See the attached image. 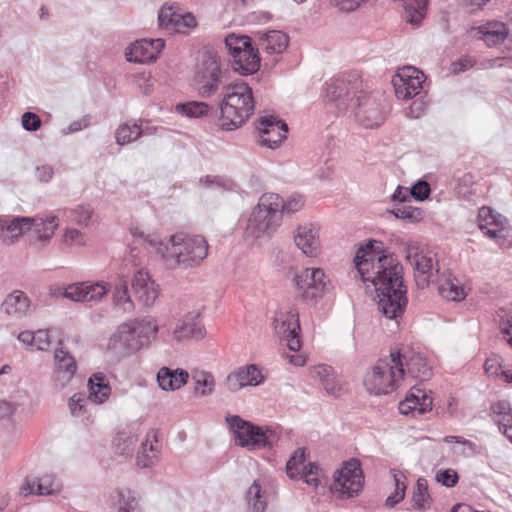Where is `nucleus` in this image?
I'll return each instance as SVG.
<instances>
[{
    "mask_svg": "<svg viewBox=\"0 0 512 512\" xmlns=\"http://www.w3.org/2000/svg\"><path fill=\"white\" fill-rule=\"evenodd\" d=\"M323 388L328 395L334 397H339L345 392L342 380L337 377L334 372L333 375L330 376V379L327 382H324Z\"/></svg>",
    "mask_w": 512,
    "mask_h": 512,
    "instance_id": "59",
    "label": "nucleus"
},
{
    "mask_svg": "<svg viewBox=\"0 0 512 512\" xmlns=\"http://www.w3.org/2000/svg\"><path fill=\"white\" fill-rule=\"evenodd\" d=\"M263 379L260 370L252 364L230 372L224 380V386L228 391L235 393L245 387L258 386Z\"/></svg>",
    "mask_w": 512,
    "mask_h": 512,
    "instance_id": "20",
    "label": "nucleus"
},
{
    "mask_svg": "<svg viewBox=\"0 0 512 512\" xmlns=\"http://www.w3.org/2000/svg\"><path fill=\"white\" fill-rule=\"evenodd\" d=\"M405 256L413 267L417 285L426 287L438 272L436 255L426 245L410 240L405 244Z\"/></svg>",
    "mask_w": 512,
    "mask_h": 512,
    "instance_id": "6",
    "label": "nucleus"
},
{
    "mask_svg": "<svg viewBox=\"0 0 512 512\" xmlns=\"http://www.w3.org/2000/svg\"><path fill=\"white\" fill-rule=\"evenodd\" d=\"M433 399L431 391H427L421 387L414 386L411 388L409 395L399 404L401 414H419L422 415L431 411Z\"/></svg>",
    "mask_w": 512,
    "mask_h": 512,
    "instance_id": "24",
    "label": "nucleus"
},
{
    "mask_svg": "<svg viewBox=\"0 0 512 512\" xmlns=\"http://www.w3.org/2000/svg\"><path fill=\"white\" fill-rule=\"evenodd\" d=\"M396 218L409 221L411 223L419 222L423 218V211L419 208L412 207L406 203L398 204L393 209Z\"/></svg>",
    "mask_w": 512,
    "mask_h": 512,
    "instance_id": "48",
    "label": "nucleus"
},
{
    "mask_svg": "<svg viewBox=\"0 0 512 512\" xmlns=\"http://www.w3.org/2000/svg\"><path fill=\"white\" fill-rule=\"evenodd\" d=\"M88 387L89 396L84 393H76L69 399L68 405L71 414L75 417L85 415L90 404H102L111 394V388L102 374H94L90 377Z\"/></svg>",
    "mask_w": 512,
    "mask_h": 512,
    "instance_id": "9",
    "label": "nucleus"
},
{
    "mask_svg": "<svg viewBox=\"0 0 512 512\" xmlns=\"http://www.w3.org/2000/svg\"><path fill=\"white\" fill-rule=\"evenodd\" d=\"M113 303L123 313H129L134 309L133 301L128 294L127 281L123 277H119L114 285Z\"/></svg>",
    "mask_w": 512,
    "mask_h": 512,
    "instance_id": "43",
    "label": "nucleus"
},
{
    "mask_svg": "<svg viewBox=\"0 0 512 512\" xmlns=\"http://www.w3.org/2000/svg\"><path fill=\"white\" fill-rule=\"evenodd\" d=\"M250 512H264L267 507V494L259 481L255 480L246 492Z\"/></svg>",
    "mask_w": 512,
    "mask_h": 512,
    "instance_id": "40",
    "label": "nucleus"
},
{
    "mask_svg": "<svg viewBox=\"0 0 512 512\" xmlns=\"http://www.w3.org/2000/svg\"><path fill=\"white\" fill-rule=\"evenodd\" d=\"M138 350L139 345L127 322L119 325L108 340L107 352L117 360L128 357Z\"/></svg>",
    "mask_w": 512,
    "mask_h": 512,
    "instance_id": "18",
    "label": "nucleus"
},
{
    "mask_svg": "<svg viewBox=\"0 0 512 512\" xmlns=\"http://www.w3.org/2000/svg\"><path fill=\"white\" fill-rule=\"evenodd\" d=\"M208 105L204 102H188L185 104H178L176 111L186 115L190 118H198L205 115L208 112Z\"/></svg>",
    "mask_w": 512,
    "mask_h": 512,
    "instance_id": "51",
    "label": "nucleus"
},
{
    "mask_svg": "<svg viewBox=\"0 0 512 512\" xmlns=\"http://www.w3.org/2000/svg\"><path fill=\"white\" fill-rule=\"evenodd\" d=\"M512 412L510 403L506 400H500L493 404L490 407V415L493 421L499 425L500 420L504 417H510V413Z\"/></svg>",
    "mask_w": 512,
    "mask_h": 512,
    "instance_id": "56",
    "label": "nucleus"
},
{
    "mask_svg": "<svg viewBox=\"0 0 512 512\" xmlns=\"http://www.w3.org/2000/svg\"><path fill=\"white\" fill-rule=\"evenodd\" d=\"M258 143L270 149H276L287 137L288 126L273 115L262 116L258 122Z\"/></svg>",
    "mask_w": 512,
    "mask_h": 512,
    "instance_id": "17",
    "label": "nucleus"
},
{
    "mask_svg": "<svg viewBox=\"0 0 512 512\" xmlns=\"http://www.w3.org/2000/svg\"><path fill=\"white\" fill-rule=\"evenodd\" d=\"M431 501L427 480L422 477L418 478L412 496L413 508L415 510L426 511L429 509Z\"/></svg>",
    "mask_w": 512,
    "mask_h": 512,
    "instance_id": "44",
    "label": "nucleus"
},
{
    "mask_svg": "<svg viewBox=\"0 0 512 512\" xmlns=\"http://www.w3.org/2000/svg\"><path fill=\"white\" fill-rule=\"evenodd\" d=\"M194 382V394L198 397L210 396L215 391L214 376L207 371H195L192 373Z\"/></svg>",
    "mask_w": 512,
    "mask_h": 512,
    "instance_id": "42",
    "label": "nucleus"
},
{
    "mask_svg": "<svg viewBox=\"0 0 512 512\" xmlns=\"http://www.w3.org/2000/svg\"><path fill=\"white\" fill-rule=\"evenodd\" d=\"M439 294L450 301H461L466 297V290L456 277L448 274L441 279Z\"/></svg>",
    "mask_w": 512,
    "mask_h": 512,
    "instance_id": "39",
    "label": "nucleus"
},
{
    "mask_svg": "<svg viewBox=\"0 0 512 512\" xmlns=\"http://www.w3.org/2000/svg\"><path fill=\"white\" fill-rule=\"evenodd\" d=\"M303 466H308L306 464V454L304 450L299 449L286 464L287 475L292 479L298 478Z\"/></svg>",
    "mask_w": 512,
    "mask_h": 512,
    "instance_id": "50",
    "label": "nucleus"
},
{
    "mask_svg": "<svg viewBox=\"0 0 512 512\" xmlns=\"http://www.w3.org/2000/svg\"><path fill=\"white\" fill-rule=\"evenodd\" d=\"M477 223L479 229L501 248L512 246V238L508 220L489 207H482L478 211Z\"/></svg>",
    "mask_w": 512,
    "mask_h": 512,
    "instance_id": "10",
    "label": "nucleus"
},
{
    "mask_svg": "<svg viewBox=\"0 0 512 512\" xmlns=\"http://www.w3.org/2000/svg\"><path fill=\"white\" fill-rule=\"evenodd\" d=\"M471 33L475 38L483 40L489 47L502 44L508 37V29L502 22H489L473 27Z\"/></svg>",
    "mask_w": 512,
    "mask_h": 512,
    "instance_id": "31",
    "label": "nucleus"
},
{
    "mask_svg": "<svg viewBox=\"0 0 512 512\" xmlns=\"http://www.w3.org/2000/svg\"><path fill=\"white\" fill-rule=\"evenodd\" d=\"M159 24L162 28L171 31L182 32L184 28H194L197 21L192 13L181 14L172 6L164 5L158 15Z\"/></svg>",
    "mask_w": 512,
    "mask_h": 512,
    "instance_id": "26",
    "label": "nucleus"
},
{
    "mask_svg": "<svg viewBox=\"0 0 512 512\" xmlns=\"http://www.w3.org/2000/svg\"><path fill=\"white\" fill-rule=\"evenodd\" d=\"M309 373L314 380H318L323 386L324 382H327L330 376L333 375V368L328 365L319 364L311 367Z\"/></svg>",
    "mask_w": 512,
    "mask_h": 512,
    "instance_id": "60",
    "label": "nucleus"
},
{
    "mask_svg": "<svg viewBox=\"0 0 512 512\" xmlns=\"http://www.w3.org/2000/svg\"><path fill=\"white\" fill-rule=\"evenodd\" d=\"M226 422L235 435L236 443L241 447L257 450L270 446L269 430L253 425L238 415L227 417Z\"/></svg>",
    "mask_w": 512,
    "mask_h": 512,
    "instance_id": "8",
    "label": "nucleus"
},
{
    "mask_svg": "<svg viewBox=\"0 0 512 512\" xmlns=\"http://www.w3.org/2000/svg\"><path fill=\"white\" fill-rule=\"evenodd\" d=\"M274 329L276 334L287 342L290 350H300V324L299 314L296 310L291 309L287 312H278L274 320Z\"/></svg>",
    "mask_w": 512,
    "mask_h": 512,
    "instance_id": "15",
    "label": "nucleus"
},
{
    "mask_svg": "<svg viewBox=\"0 0 512 512\" xmlns=\"http://www.w3.org/2000/svg\"><path fill=\"white\" fill-rule=\"evenodd\" d=\"M255 101L251 87L245 82L223 87L219 103L221 126L233 130L245 123L253 114Z\"/></svg>",
    "mask_w": 512,
    "mask_h": 512,
    "instance_id": "4",
    "label": "nucleus"
},
{
    "mask_svg": "<svg viewBox=\"0 0 512 512\" xmlns=\"http://www.w3.org/2000/svg\"><path fill=\"white\" fill-rule=\"evenodd\" d=\"M31 308L29 297L20 290H15L8 294L1 303V311L7 316L21 319L25 317Z\"/></svg>",
    "mask_w": 512,
    "mask_h": 512,
    "instance_id": "32",
    "label": "nucleus"
},
{
    "mask_svg": "<svg viewBox=\"0 0 512 512\" xmlns=\"http://www.w3.org/2000/svg\"><path fill=\"white\" fill-rule=\"evenodd\" d=\"M303 205L301 196H292L284 202L278 194H263L248 219L245 237L255 240L270 234L280 225L284 213H296L302 209Z\"/></svg>",
    "mask_w": 512,
    "mask_h": 512,
    "instance_id": "3",
    "label": "nucleus"
},
{
    "mask_svg": "<svg viewBox=\"0 0 512 512\" xmlns=\"http://www.w3.org/2000/svg\"><path fill=\"white\" fill-rule=\"evenodd\" d=\"M135 438L125 432L117 434L114 440L115 453L121 456H129L134 451Z\"/></svg>",
    "mask_w": 512,
    "mask_h": 512,
    "instance_id": "49",
    "label": "nucleus"
},
{
    "mask_svg": "<svg viewBox=\"0 0 512 512\" xmlns=\"http://www.w3.org/2000/svg\"><path fill=\"white\" fill-rule=\"evenodd\" d=\"M258 45L268 54H280L288 46V36L281 31L272 30L265 33H257Z\"/></svg>",
    "mask_w": 512,
    "mask_h": 512,
    "instance_id": "37",
    "label": "nucleus"
},
{
    "mask_svg": "<svg viewBox=\"0 0 512 512\" xmlns=\"http://www.w3.org/2000/svg\"><path fill=\"white\" fill-rule=\"evenodd\" d=\"M133 235L157 254L167 269H189L199 266L207 257L209 245L201 235L173 234L166 241L156 234L136 230Z\"/></svg>",
    "mask_w": 512,
    "mask_h": 512,
    "instance_id": "2",
    "label": "nucleus"
},
{
    "mask_svg": "<svg viewBox=\"0 0 512 512\" xmlns=\"http://www.w3.org/2000/svg\"><path fill=\"white\" fill-rule=\"evenodd\" d=\"M355 117L366 128H376L385 121L389 104L383 95L359 92L355 97Z\"/></svg>",
    "mask_w": 512,
    "mask_h": 512,
    "instance_id": "7",
    "label": "nucleus"
},
{
    "mask_svg": "<svg viewBox=\"0 0 512 512\" xmlns=\"http://www.w3.org/2000/svg\"><path fill=\"white\" fill-rule=\"evenodd\" d=\"M297 247L308 257H316L320 252L319 227L314 224L300 225L295 232Z\"/></svg>",
    "mask_w": 512,
    "mask_h": 512,
    "instance_id": "27",
    "label": "nucleus"
},
{
    "mask_svg": "<svg viewBox=\"0 0 512 512\" xmlns=\"http://www.w3.org/2000/svg\"><path fill=\"white\" fill-rule=\"evenodd\" d=\"M321 469L315 463H308V466L301 468V473L298 477L302 478L306 484L314 488L320 484L319 476Z\"/></svg>",
    "mask_w": 512,
    "mask_h": 512,
    "instance_id": "55",
    "label": "nucleus"
},
{
    "mask_svg": "<svg viewBox=\"0 0 512 512\" xmlns=\"http://www.w3.org/2000/svg\"><path fill=\"white\" fill-rule=\"evenodd\" d=\"M435 479L446 487H453L457 484L459 477L453 469H441L437 471Z\"/></svg>",
    "mask_w": 512,
    "mask_h": 512,
    "instance_id": "61",
    "label": "nucleus"
},
{
    "mask_svg": "<svg viewBox=\"0 0 512 512\" xmlns=\"http://www.w3.org/2000/svg\"><path fill=\"white\" fill-rule=\"evenodd\" d=\"M109 503L115 512H140L134 492L128 488H118L113 491Z\"/></svg>",
    "mask_w": 512,
    "mask_h": 512,
    "instance_id": "38",
    "label": "nucleus"
},
{
    "mask_svg": "<svg viewBox=\"0 0 512 512\" xmlns=\"http://www.w3.org/2000/svg\"><path fill=\"white\" fill-rule=\"evenodd\" d=\"M350 81L343 77L335 78L326 83V97L333 102H337L340 110H345L349 106L348 101L355 102L354 97H350Z\"/></svg>",
    "mask_w": 512,
    "mask_h": 512,
    "instance_id": "34",
    "label": "nucleus"
},
{
    "mask_svg": "<svg viewBox=\"0 0 512 512\" xmlns=\"http://www.w3.org/2000/svg\"><path fill=\"white\" fill-rule=\"evenodd\" d=\"M62 491V483L52 474H44L37 477L36 495L54 496Z\"/></svg>",
    "mask_w": 512,
    "mask_h": 512,
    "instance_id": "45",
    "label": "nucleus"
},
{
    "mask_svg": "<svg viewBox=\"0 0 512 512\" xmlns=\"http://www.w3.org/2000/svg\"><path fill=\"white\" fill-rule=\"evenodd\" d=\"M294 280L299 296L305 301H316L330 287V280L320 268L303 269Z\"/></svg>",
    "mask_w": 512,
    "mask_h": 512,
    "instance_id": "12",
    "label": "nucleus"
},
{
    "mask_svg": "<svg viewBox=\"0 0 512 512\" xmlns=\"http://www.w3.org/2000/svg\"><path fill=\"white\" fill-rule=\"evenodd\" d=\"M55 368L53 381L56 386L63 388L73 378L76 372L75 359L65 350L58 349L54 354Z\"/></svg>",
    "mask_w": 512,
    "mask_h": 512,
    "instance_id": "28",
    "label": "nucleus"
},
{
    "mask_svg": "<svg viewBox=\"0 0 512 512\" xmlns=\"http://www.w3.org/2000/svg\"><path fill=\"white\" fill-rule=\"evenodd\" d=\"M390 473L395 482V491L387 497L385 504L387 507H394L404 499L406 484L404 482L405 476L403 473L395 469H391Z\"/></svg>",
    "mask_w": 512,
    "mask_h": 512,
    "instance_id": "47",
    "label": "nucleus"
},
{
    "mask_svg": "<svg viewBox=\"0 0 512 512\" xmlns=\"http://www.w3.org/2000/svg\"><path fill=\"white\" fill-rule=\"evenodd\" d=\"M225 45L233 57L234 54H238L241 50L251 45V41L248 36H236L235 34H230L225 38Z\"/></svg>",
    "mask_w": 512,
    "mask_h": 512,
    "instance_id": "54",
    "label": "nucleus"
},
{
    "mask_svg": "<svg viewBox=\"0 0 512 512\" xmlns=\"http://www.w3.org/2000/svg\"><path fill=\"white\" fill-rule=\"evenodd\" d=\"M501 362L502 359L498 355H493L487 358L484 364L486 373L492 377L503 378V375L501 374V371H503Z\"/></svg>",
    "mask_w": 512,
    "mask_h": 512,
    "instance_id": "62",
    "label": "nucleus"
},
{
    "mask_svg": "<svg viewBox=\"0 0 512 512\" xmlns=\"http://www.w3.org/2000/svg\"><path fill=\"white\" fill-rule=\"evenodd\" d=\"M433 399L431 391H427L421 387L414 386L411 388L409 395L399 404L401 414H419L422 415L431 411Z\"/></svg>",
    "mask_w": 512,
    "mask_h": 512,
    "instance_id": "25",
    "label": "nucleus"
},
{
    "mask_svg": "<svg viewBox=\"0 0 512 512\" xmlns=\"http://www.w3.org/2000/svg\"><path fill=\"white\" fill-rule=\"evenodd\" d=\"M424 79L423 72L415 67L400 68L392 79L397 98L409 99L418 95L422 89Z\"/></svg>",
    "mask_w": 512,
    "mask_h": 512,
    "instance_id": "16",
    "label": "nucleus"
},
{
    "mask_svg": "<svg viewBox=\"0 0 512 512\" xmlns=\"http://www.w3.org/2000/svg\"><path fill=\"white\" fill-rule=\"evenodd\" d=\"M161 445L158 443L156 433L150 431L147 433L145 441L141 444V449L137 453V465L141 468H150L155 466L160 460Z\"/></svg>",
    "mask_w": 512,
    "mask_h": 512,
    "instance_id": "33",
    "label": "nucleus"
},
{
    "mask_svg": "<svg viewBox=\"0 0 512 512\" xmlns=\"http://www.w3.org/2000/svg\"><path fill=\"white\" fill-rule=\"evenodd\" d=\"M141 135L142 128L140 125L136 123H125L117 128L115 139L117 144L125 145L137 140Z\"/></svg>",
    "mask_w": 512,
    "mask_h": 512,
    "instance_id": "46",
    "label": "nucleus"
},
{
    "mask_svg": "<svg viewBox=\"0 0 512 512\" xmlns=\"http://www.w3.org/2000/svg\"><path fill=\"white\" fill-rule=\"evenodd\" d=\"M189 378L186 370L162 367L157 373V382L164 391H175L184 386Z\"/></svg>",
    "mask_w": 512,
    "mask_h": 512,
    "instance_id": "35",
    "label": "nucleus"
},
{
    "mask_svg": "<svg viewBox=\"0 0 512 512\" xmlns=\"http://www.w3.org/2000/svg\"><path fill=\"white\" fill-rule=\"evenodd\" d=\"M86 286H87L86 291L89 292V294H87L86 302L100 300L102 297H104L107 294V292L109 290V287L106 284L99 283V282L98 283L86 282Z\"/></svg>",
    "mask_w": 512,
    "mask_h": 512,
    "instance_id": "58",
    "label": "nucleus"
},
{
    "mask_svg": "<svg viewBox=\"0 0 512 512\" xmlns=\"http://www.w3.org/2000/svg\"><path fill=\"white\" fill-rule=\"evenodd\" d=\"M392 362L402 370V379L407 374L421 381L429 379L431 367L426 358L409 346H402L391 349Z\"/></svg>",
    "mask_w": 512,
    "mask_h": 512,
    "instance_id": "11",
    "label": "nucleus"
},
{
    "mask_svg": "<svg viewBox=\"0 0 512 512\" xmlns=\"http://www.w3.org/2000/svg\"><path fill=\"white\" fill-rule=\"evenodd\" d=\"M86 289H87L86 282L72 284V285H69L65 289L64 295L66 298H68L72 301H75V302H79V301L86 302L87 294H89V292L86 291Z\"/></svg>",
    "mask_w": 512,
    "mask_h": 512,
    "instance_id": "57",
    "label": "nucleus"
},
{
    "mask_svg": "<svg viewBox=\"0 0 512 512\" xmlns=\"http://www.w3.org/2000/svg\"><path fill=\"white\" fill-rule=\"evenodd\" d=\"M233 64L235 71L243 75H250L259 70L260 57L258 49H255L252 45L241 50L238 54H234Z\"/></svg>",
    "mask_w": 512,
    "mask_h": 512,
    "instance_id": "36",
    "label": "nucleus"
},
{
    "mask_svg": "<svg viewBox=\"0 0 512 512\" xmlns=\"http://www.w3.org/2000/svg\"><path fill=\"white\" fill-rule=\"evenodd\" d=\"M132 289L136 299L144 306H152L159 296V286L151 279L150 274L139 269L133 277Z\"/></svg>",
    "mask_w": 512,
    "mask_h": 512,
    "instance_id": "23",
    "label": "nucleus"
},
{
    "mask_svg": "<svg viewBox=\"0 0 512 512\" xmlns=\"http://www.w3.org/2000/svg\"><path fill=\"white\" fill-rule=\"evenodd\" d=\"M30 217H12L0 219V237L6 245H12L20 239V237L30 231Z\"/></svg>",
    "mask_w": 512,
    "mask_h": 512,
    "instance_id": "29",
    "label": "nucleus"
},
{
    "mask_svg": "<svg viewBox=\"0 0 512 512\" xmlns=\"http://www.w3.org/2000/svg\"><path fill=\"white\" fill-rule=\"evenodd\" d=\"M61 243L67 247H80L86 244V238L81 231L75 228H66L61 236Z\"/></svg>",
    "mask_w": 512,
    "mask_h": 512,
    "instance_id": "53",
    "label": "nucleus"
},
{
    "mask_svg": "<svg viewBox=\"0 0 512 512\" xmlns=\"http://www.w3.org/2000/svg\"><path fill=\"white\" fill-rule=\"evenodd\" d=\"M199 94L208 98L214 95L223 84V73L216 56L207 54L203 57L195 76Z\"/></svg>",
    "mask_w": 512,
    "mask_h": 512,
    "instance_id": "13",
    "label": "nucleus"
},
{
    "mask_svg": "<svg viewBox=\"0 0 512 512\" xmlns=\"http://www.w3.org/2000/svg\"><path fill=\"white\" fill-rule=\"evenodd\" d=\"M127 323L130 325L140 349L149 346L159 331L157 321L150 316L129 320Z\"/></svg>",
    "mask_w": 512,
    "mask_h": 512,
    "instance_id": "30",
    "label": "nucleus"
},
{
    "mask_svg": "<svg viewBox=\"0 0 512 512\" xmlns=\"http://www.w3.org/2000/svg\"><path fill=\"white\" fill-rule=\"evenodd\" d=\"M410 196L416 200L423 201L429 197L430 186L426 181H418L410 189Z\"/></svg>",
    "mask_w": 512,
    "mask_h": 512,
    "instance_id": "64",
    "label": "nucleus"
},
{
    "mask_svg": "<svg viewBox=\"0 0 512 512\" xmlns=\"http://www.w3.org/2000/svg\"><path fill=\"white\" fill-rule=\"evenodd\" d=\"M30 231L35 239V242L42 247L46 246L54 236L55 231L58 229L60 221L58 215L54 212L48 214H39L30 217Z\"/></svg>",
    "mask_w": 512,
    "mask_h": 512,
    "instance_id": "22",
    "label": "nucleus"
},
{
    "mask_svg": "<svg viewBox=\"0 0 512 512\" xmlns=\"http://www.w3.org/2000/svg\"><path fill=\"white\" fill-rule=\"evenodd\" d=\"M363 477L358 460L351 459L334 474V489L343 495L353 497L362 488Z\"/></svg>",
    "mask_w": 512,
    "mask_h": 512,
    "instance_id": "14",
    "label": "nucleus"
},
{
    "mask_svg": "<svg viewBox=\"0 0 512 512\" xmlns=\"http://www.w3.org/2000/svg\"><path fill=\"white\" fill-rule=\"evenodd\" d=\"M205 336V328L200 320L199 313L188 312L179 318L172 331V341L185 343L189 340H201Z\"/></svg>",
    "mask_w": 512,
    "mask_h": 512,
    "instance_id": "19",
    "label": "nucleus"
},
{
    "mask_svg": "<svg viewBox=\"0 0 512 512\" xmlns=\"http://www.w3.org/2000/svg\"><path fill=\"white\" fill-rule=\"evenodd\" d=\"M402 380V370L392 362L391 354L379 359L364 378V386L371 394L381 395L395 391Z\"/></svg>",
    "mask_w": 512,
    "mask_h": 512,
    "instance_id": "5",
    "label": "nucleus"
},
{
    "mask_svg": "<svg viewBox=\"0 0 512 512\" xmlns=\"http://www.w3.org/2000/svg\"><path fill=\"white\" fill-rule=\"evenodd\" d=\"M403 18L407 23L418 26L424 19L427 11V0H403Z\"/></svg>",
    "mask_w": 512,
    "mask_h": 512,
    "instance_id": "41",
    "label": "nucleus"
},
{
    "mask_svg": "<svg viewBox=\"0 0 512 512\" xmlns=\"http://www.w3.org/2000/svg\"><path fill=\"white\" fill-rule=\"evenodd\" d=\"M380 242L369 240L358 248L354 264L355 277L370 283L379 298L378 308L388 319L400 317L407 305V289L403 281L402 265L390 255L376 251Z\"/></svg>",
    "mask_w": 512,
    "mask_h": 512,
    "instance_id": "1",
    "label": "nucleus"
},
{
    "mask_svg": "<svg viewBox=\"0 0 512 512\" xmlns=\"http://www.w3.org/2000/svg\"><path fill=\"white\" fill-rule=\"evenodd\" d=\"M93 214V209L89 204H80L69 210L70 219L78 225L88 226Z\"/></svg>",
    "mask_w": 512,
    "mask_h": 512,
    "instance_id": "52",
    "label": "nucleus"
},
{
    "mask_svg": "<svg viewBox=\"0 0 512 512\" xmlns=\"http://www.w3.org/2000/svg\"><path fill=\"white\" fill-rule=\"evenodd\" d=\"M22 127L26 131L34 132L41 127L40 117L33 112H25L21 118Z\"/></svg>",
    "mask_w": 512,
    "mask_h": 512,
    "instance_id": "63",
    "label": "nucleus"
},
{
    "mask_svg": "<svg viewBox=\"0 0 512 512\" xmlns=\"http://www.w3.org/2000/svg\"><path fill=\"white\" fill-rule=\"evenodd\" d=\"M164 48V41L158 39H141L131 44L125 55L129 62L146 63L156 60Z\"/></svg>",
    "mask_w": 512,
    "mask_h": 512,
    "instance_id": "21",
    "label": "nucleus"
}]
</instances>
